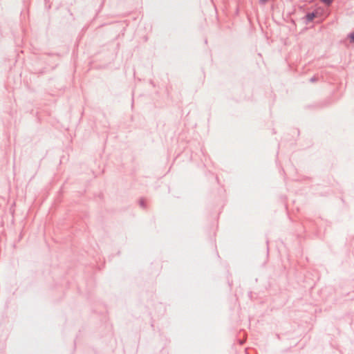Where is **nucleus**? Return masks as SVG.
Listing matches in <instances>:
<instances>
[{
	"instance_id": "nucleus-1",
	"label": "nucleus",
	"mask_w": 354,
	"mask_h": 354,
	"mask_svg": "<svg viewBox=\"0 0 354 354\" xmlns=\"http://www.w3.org/2000/svg\"><path fill=\"white\" fill-rule=\"evenodd\" d=\"M321 1L327 4H330L333 1V0H321Z\"/></svg>"
},
{
	"instance_id": "nucleus-2",
	"label": "nucleus",
	"mask_w": 354,
	"mask_h": 354,
	"mask_svg": "<svg viewBox=\"0 0 354 354\" xmlns=\"http://www.w3.org/2000/svg\"><path fill=\"white\" fill-rule=\"evenodd\" d=\"M350 39L351 41H354V32L350 35Z\"/></svg>"
},
{
	"instance_id": "nucleus-3",
	"label": "nucleus",
	"mask_w": 354,
	"mask_h": 354,
	"mask_svg": "<svg viewBox=\"0 0 354 354\" xmlns=\"http://www.w3.org/2000/svg\"><path fill=\"white\" fill-rule=\"evenodd\" d=\"M308 19H309L310 20H312V19H313V17H314V15H313V14H312V15H308Z\"/></svg>"
},
{
	"instance_id": "nucleus-4",
	"label": "nucleus",
	"mask_w": 354,
	"mask_h": 354,
	"mask_svg": "<svg viewBox=\"0 0 354 354\" xmlns=\"http://www.w3.org/2000/svg\"><path fill=\"white\" fill-rule=\"evenodd\" d=\"M267 0H261L262 3H265Z\"/></svg>"
}]
</instances>
